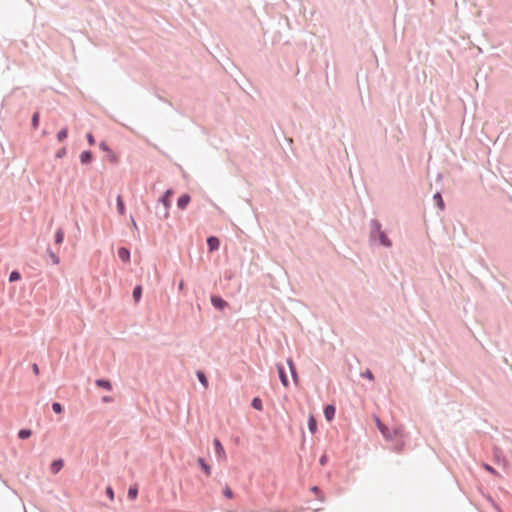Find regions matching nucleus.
Here are the masks:
<instances>
[{
    "label": "nucleus",
    "mask_w": 512,
    "mask_h": 512,
    "mask_svg": "<svg viewBox=\"0 0 512 512\" xmlns=\"http://www.w3.org/2000/svg\"><path fill=\"white\" fill-rule=\"evenodd\" d=\"M169 207H164V205L157 204L156 206V216L158 219L163 220L169 217Z\"/></svg>",
    "instance_id": "4468645a"
},
{
    "label": "nucleus",
    "mask_w": 512,
    "mask_h": 512,
    "mask_svg": "<svg viewBox=\"0 0 512 512\" xmlns=\"http://www.w3.org/2000/svg\"><path fill=\"white\" fill-rule=\"evenodd\" d=\"M95 384L97 387L103 388L105 390H112V383L109 379L99 378L95 380Z\"/></svg>",
    "instance_id": "f3484780"
},
{
    "label": "nucleus",
    "mask_w": 512,
    "mask_h": 512,
    "mask_svg": "<svg viewBox=\"0 0 512 512\" xmlns=\"http://www.w3.org/2000/svg\"><path fill=\"white\" fill-rule=\"evenodd\" d=\"M370 235L369 240L370 243L373 245L378 241V245L384 246V247H391L392 241L389 239L387 234L382 230V224L377 219H371L370 220Z\"/></svg>",
    "instance_id": "f257e3e1"
},
{
    "label": "nucleus",
    "mask_w": 512,
    "mask_h": 512,
    "mask_svg": "<svg viewBox=\"0 0 512 512\" xmlns=\"http://www.w3.org/2000/svg\"><path fill=\"white\" fill-rule=\"evenodd\" d=\"M183 289H184V281H183V280H181V281L179 282V284H178V290H179V291H182Z\"/></svg>",
    "instance_id": "79ce46f5"
},
{
    "label": "nucleus",
    "mask_w": 512,
    "mask_h": 512,
    "mask_svg": "<svg viewBox=\"0 0 512 512\" xmlns=\"http://www.w3.org/2000/svg\"><path fill=\"white\" fill-rule=\"evenodd\" d=\"M483 467H484V469H485L486 471L490 472L491 474L498 475V472L496 471V469H495V468H493L491 465H489V464H486V463H485V464L483 465Z\"/></svg>",
    "instance_id": "e433bc0d"
},
{
    "label": "nucleus",
    "mask_w": 512,
    "mask_h": 512,
    "mask_svg": "<svg viewBox=\"0 0 512 512\" xmlns=\"http://www.w3.org/2000/svg\"><path fill=\"white\" fill-rule=\"evenodd\" d=\"M138 496V486L137 485H131L128 488L127 497L129 500L133 501Z\"/></svg>",
    "instance_id": "b1692460"
},
{
    "label": "nucleus",
    "mask_w": 512,
    "mask_h": 512,
    "mask_svg": "<svg viewBox=\"0 0 512 512\" xmlns=\"http://www.w3.org/2000/svg\"><path fill=\"white\" fill-rule=\"evenodd\" d=\"M40 122V113L38 111L34 112L31 117V125L34 129H37Z\"/></svg>",
    "instance_id": "c85d7f7f"
},
{
    "label": "nucleus",
    "mask_w": 512,
    "mask_h": 512,
    "mask_svg": "<svg viewBox=\"0 0 512 512\" xmlns=\"http://www.w3.org/2000/svg\"><path fill=\"white\" fill-rule=\"evenodd\" d=\"M99 149L107 153V158L111 163H118V156L114 153V151L108 146V144L105 141H101L99 143Z\"/></svg>",
    "instance_id": "20e7f679"
},
{
    "label": "nucleus",
    "mask_w": 512,
    "mask_h": 512,
    "mask_svg": "<svg viewBox=\"0 0 512 512\" xmlns=\"http://www.w3.org/2000/svg\"><path fill=\"white\" fill-rule=\"evenodd\" d=\"M323 414L328 422H331L335 418L336 406L334 404H326L323 408Z\"/></svg>",
    "instance_id": "6e6552de"
},
{
    "label": "nucleus",
    "mask_w": 512,
    "mask_h": 512,
    "mask_svg": "<svg viewBox=\"0 0 512 512\" xmlns=\"http://www.w3.org/2000/svg\"><path fill=\"white\" fill-rule=\"evenodd\" d=\"M64 236H65V233H64V230L63 228L59 227L56 232H55V235H54V242L56 245H60L63 243L64 241Z\"/></svg>",
    "instance_id": "aec40b11"
},
{
    "label": "nucleus",
    "mask_w": 512,
    "mask_h": 512,
    "mask_svg": "<svg viewBox=\"0 0 512 512\" xmlns=\"http://www.w3.org/2000/svg\"><path fill=\"white\" fill-rule=\"evenodd\" d=\"M80 163L82 165H89L93 161V153L90 150H84L80 154Z\"/></svg>",
    "instance_id": "ddd939ff"
},
{
    "label": "nucleus",
    "mask_w": 512,
    "mask_h": 512,
    "mask_svg": "<svg viewBox=\"0 0 512 512\" xmlns=\"http://www.w3.org/2000/svg\"><path fill=\"white\" fill-rule=\"evenodd\" d=\"M197 463L206 476L211 475V466L206 462V460L203 457H198Z\"/></svg>",
    "instance_id": "dca6fc26"
},
{
    "label": "nucleus",
    "mask_w": 512,
    "mask_h": 512,
    "mask_svg": "<svg viewBox=\"0 0 512 512\" xmlns=\"http://www.w3.org/2000/svg\"><path fill=\"white\" fill-rule=\"evenodd\" d=\"M64 466V460L61 458L55 459L50 464V471L52 474H57Z\"/></svg>",
    "instance_id": "2eb2a0df"
},
{
    "label": "nucleus",
    "mask_w": 512,
    "mask_h": 512,
    "mask_svg": "<svg viewBox=\"0 0 512 512\" xmlns=\"http://www.w3.org/2000/svg\"><path fill=\"white\" fill-rule=\"evenodd\" d=\"M191 201V196L188 193L180 195L177 199V207L180 210H185Z\"/></svg>",
    "instance_id": "9b49d317"
},
{
    "label": "nucleus",
    "mask_w": 512,
    "mask_h": 512,
    "mask_svg": "<svg viewBox=\"0 0 512 512\" xmlns=\"http://www.w3.org/2000/svg\"><path fill=\"white\" fill-rule=\"evenodd\" d=\"M117 255H118L119 259L124 263H127L130 261L131 252H130V249H128L125 246H121L118 248Z\"/></svg>",
    "instance_id": "f8f14e48"
},
{
    "label": "nucleus",
    "mask_w": 512,
    "mask_h": 512,
    "mask_svg": "<svg viewBox=\"0 0 512 512\" xmlns=\"http://www.w3.org/2000/svg\"><path fill=\"white\" fill-rule=\"evenodd\" d=\"M21 279V273L18 270H12L9 274V282H17Z\"/></svg>",
    "instance_id": "cd10ccee"
},
{
    "label": "nucleus",
    "mask_w": 512,
    "mask_h": 512,
    "mask_svg": "<svg viewBox=\"0 0 512 512\" xmlns=\"http://www.w3.org/2000/svg\"><path fill=\"white\" fill-rule=\"evenodd\" d=\"M251 406L253 409H255L257 411H262L263 410L262 399L260 397H254L251 401Z\"/></svg>",
    "instance_id": "393cba45"
},
{
    "label": "nucleus",
    "mask_w": 512,
    "mask_h": 512,
    "mask_svg": "<svg viewBox=\"0 0 512 512\" xmlns=\"http://www.w3.org/2000/svg\"><path fill=\"white\" fill-rule=\"evenodd\" d=\"M276 368H277V373H278V377H279L281 384L285 388H288L290 385V382H289L284 365L282 363H277Z\"/></svg>",
    "instance_id": "39448f33"
},
{
    "label": "nucleus",
    "mask_w": 512,
    "mask_h": 512,
    "mask_svg": "<svg viewBox=\"0 0 512 512\" xmlns=\"http://www.w3.org/2000/svg\"><path fill=\"white\" fill-rule=\"evenodd\" d=\"M86 140L88 142L89 145H95L96 141H95V137L94 135L91 133V132H88L86 134Z\"/></svg>",
    "instance_id": "c9c22d12"
},
{
    "label": "nucleus",
    "mask_w": 512,
    "mask_h": 512,
    "mask_svg": "<svg viewBox=\"0 0 512 512\" xmlns=\"http://www.w3.org/2000/svg\"><path fill=\"white\" fill-rule=\"evenodd\" d=\"M376 421V427L378 428L379 432L382 434V436L387 440H394L399 434H400V428H395L392 431L389 429L388 426H386L379 417L375 418Z\"/></svg>",
    "instance_id": "f03ea898"
},
{
    "label": "nucleus",
    "mask_w": 512,
    "mask_h": 512,
    "mask_svg": "<svg viewBox=\"0 0 512 512\" xmlns=\"http://www.w3.org/2000/svg\"><path fill=\"white\" fill-rule=\"evenodd\" d=\"M433 200L435 202V205L443 210L445 208V203H444V200L442 198V194H441V191H437L434 195H433Z\"/></svg>",
    "instance_id": "6ab92c4d"
},
{
    "label": "nucleus",
    "mask_w": 512,
    "mask_h": 512,
    "mask_svg": "<svg viewBox=\"0 0 512 512\" xmlns=\"http://www.w3.org/2000/svg\"><path fill=\"white\" fill-rule=\"evenodd\" d=\"M47 254L53 265L59 264L60 258L51 248H47Z\"/></svg>",
    "instance_id": "bb28decb"
},
{
    "label": "nucleus",
    "mask_w": 512,
    "mask_h": 512,
    "mask_svg": "<svg viewBox=\"0 0 512 512\" xmlns=\"http://www.w3.org/2000/svg\"><path fill=\"white\" fill-rule=\"evenodd\" d=\"M196 377L198 379V381L205 387L207 388L208 387V378L205 374L204 371L202 370H197L196 371Z\"/></svg>",
    "instance_id": "4be33fe9"
},
{
    "label": "nucleus",
    "mask_w": 512,
    "mask_h": 512,
    "mask_svg": "<svg viewBox=\"0 0 512 512\" xmlns=\"http://www.w3.org/2000/svg\"><path fill=\"white\" fill-rule=\"evenodd\" d=\"M223 495L227 498V499H233L234 497V493L233 491L231 490V488L229 486H225L224 489H223Z\"/></svg>",
    "instance_id": "2f4dec72"
},
{
    "label": "nucleus",
    "mask_w": 512,
    "mask_h": 512,
    "mask_svg": "<svg viewBox=\"0 0 512 512\" xmlns=\"http://www.w3.org/2000/svg\"><path fill=\"white\" fill-rule=\"evenodd\" d=\"M328 462V456L326 454H323L319 459V464L321 466H325Z\"/></svg>",
    "instance_id": "58836bf2"
},
{
    "label": "nucleus",
    "mask_w": 512,
    "mask_h": 512,
    "mask_svg": "<svg viewBox=\"0 0 512 512\" xmlns=\"http://www.w3.org/2000/svg\"><path fill=\"white\" fill-rule=\"evenodd\" d=\"M142 292H143V288L141 285H136L134 288H133V291H132V297L134 299V301L136 303H138L141 298H142Z\"/></svg>",
    "instance_id": "412c9836"
},
{
    "label": "nucleus",
    "mask_w": 512,
    "mask_h": 512,
    "mask_svg": "<svg viewBox=\"0 0 512 512\" xmlns=\"http://www.w3.org/2000/svg\"><path fill=\"white\" fill-rule=\"evenodd\" d=\"M68 137V127H63L58 133H57V140L59 142L64 141Z\"/></svg>",
    "instance_id": "c756f323"
},
{
    "label": "nucleus",
    "mask_w": 512,
    "mask_h": 512,
    "mask_svg": "<svg viewBox=\"0 0 512 512\" xmlns=\"http://www.w3.org/2000/svg\"><path fill=\"white\" fill-rule=\"evenodd\" d=\"M31 368H32V371L35 375H39L40 374V369H39V366L37 363H33L31 365Z\"/></svg>",
    "instance_id": "ea45409f"
},
{
    "label": "nucleus",
    "mask_w": 512,
    "mask_h": 512,
    "mask_svg": "<svg viewBox=\"0 0 512 512\" xmlns=\"http://www.w3.org/2000/svg\"><path fill=\"white\" fill-rule=\"evenodd\" d=\"M361 376L363 378H366L370 381H373L374 380V375L372 373V371L370 369H366L363 373H361Z\"/></svg>",
    "instance_id": "473e14b6"
},
{
    "label": "nucleus",
    "mask_w": 512,
    "mask_h": 512,
    "mask_svg": "<svg viewBox=\"0 0 512 512\" xmlns=\"http://www.w3.org/2000/svg\"><path fill=\"white\" fill-rule=\"evenodd\" d=\"M311 491L320 499V495H322V491L318 486L311 487Z\"/></svg>",
    "instance_id": "4c0bfd02"
},
{
    "label": "nucleus",
    "mask_w": 512,
    "mask_h": 512,
    "mask_svg": "<svg viewBox=\"0 0 512 512\" xmlns=\"http://www.w3.org/2000/svg\"><path fill=\"white\" fill-rule=\"evenodd\" d=\"M102 401L105 402V403L111 402L112 401V397H110V396H103L102 397Z\"/></svg>",
    "instance_id": "a19ab883"
},
{
    "label": "nucleus",
    "mask_w": 512,
    "mask_h": 512,
    "mask_svg": "<svg viewBox=\"0 0 512 512\" xmlns=\"http://www.w3.org/2000/svg\"><path fill=\"white\" fill-rule=\"evenodd\" d=\"M32 435V430L28 428H22L18 431V438L21 440H26Z\"/></svg>",
    "instance_id": "a878e982"
},
{
    "label": "nucleus",
    "mask_w": 512,
    "mask_h": 512,
    "mask_svg": "<svg viewBox=\"0 0 512 512\" xmlns=\"http://www.w3.org/2000/svg\"><path fill=\"white\" fill-rule=\"evenodd\" d=\"M131 220H132V226H133V228H134L135 230H138V226H137L136 222L134 221V219H133V218H131Z\"/></svg>",
    "instance_id": "37998d69"
},
{
    "label": "nucleus",
    "mask_w": 512,
    "mask_h": 512,
    "mask_svg": "<svg viewBox=\"0 0 512 512\" xmlns=\"http://www.w3.org/2000/svg\"><path fill=\"white\" fill-rule=\"evenodd\" d=\"M105 494L107 495V497L110 499V500H114V490L112 488V486H107L106 489H105Z\"/></svg>",
    "instance_id": "72a5a7b5"
},
{
    "label": "nucleus",
    "mask_w": 512,
    "mask_h": 512,
    "mask_svg": "<svg viewBox=\"0 0 512 512\" xmlns=\"http://www.w3.org/2000/svg\"><path fill=\"white\" fill-rule=\"evenodd\" d=\"M209 252L217 251L220 247V240L217 236H208L206 239Z\"/></svg>",
    "instance_id": "1a4fd4ad"
},
{
    "label": "nucleus",
    "mask_w": 512,
    "mask_h": 512,
    "mask_svg": "<svg viewBox=\"0 0 512 512\" xmlns=\"http://www.w3.org/2000/svg\"><path fill=\"white\" fill-rule=\"evenodd\" d=\"M307 425H308V430L310 431L311 434H315L317 432V430H318L317 420L313 414H309Z\"/></svg>",
    "instance_id": "a211bd4d"
},
{
    "label": "nucleus",
    "mask_w": 512,
    "mask_h": 512,
    "mask_svg": "<svg viewBox=\"0 0 512 512\" xmlns=\"http://www.w3.org/2000/svg\"><path fill=\"white\" fill-rule=\"evenodd\" d=\"M210 301L212 306L219 311H223L226 307L229 306L228 302L225 299H223L220 295L212 294L210 297Z\"/></svg>",
    "instance_id": "7ed1b4c3"
},
{
    "label": "nucleus",
    "mask_w": 512,
    "mask_h": 512,
    "mask_svg": "<svg viewBox=\"0 0 512 512\" xmlns=\"http://www.w3.org/2000/svg\"><path fill=\"white\" fill-rule=\"evenodd\" d=\"M287 365L289 367V370H290V374H291V377H292V380L294 382L295 385H299V376H298V373H297V369H296V365L293 361L292 358H288L287 359Z\"/></svg>",
    "instance_id": "9d476101"
},
{
    "label": "nucleus",
    "mask_w": 512,
    "mask_h": 512,
    "mask_svg": "<svg viewBox=\"0 0 512 512\" xmlns=\"http://www.w3.org/2000/svg\"><path fill=\"white\" fill-rule=\"evenodd\" d=\"M116 208L120 215H124L126 211L125 203L120 195L116 199Z\"/></svg>",
    "instance_id": "5701e85b"
},
{
    "label": "nucleus",
    "mask_w": 512,
    "mask_h": 512,
    "mask_svg": "<svg viewBox=\"0 0 512 512\" xmlns=\"http://www.w3.org/2000/svg\"><path fill=\"white\" fill-rule=\"evenodd\" d=\"M66 154H67V149H66V147H62V148H60V149L56 152V154H55V158H57V159H61V158H63Z\"/></svg>",
    "instance_id": "f704fd0d"
},
{
    "label": "nucleus",
    "mask_w": 512,
    "mask_h": 512,
    "mask_svg": "<svg viewBox=\"0 0 512 512\" xmlns=\"http://www.w3.org/2000/svg\"><path fill=\"white\" fill-rule=\"evenodd\" d=\"M51 407L55 414H61L64 411V407L59 402H53Z\"/></svg>",
    "instance_id": "7c9ffc66"
},
{
    "label": "nucleus",
    "mask_w": 512,
    "mask_h": 512,
    "mask_svg": "<svg viewBox=\"0 0 512 512\" xmlns=\"http://www.w3.org/2000/svg\"><path fill=\"white\" fill-rule=\"evenodd\" d=\"M436 180L437 181H441L442 180V174L441 173L437 174Z\"/></svg>",
    "instance_id": "c03bdc74"
},
{
    "label": "nucleus",
    "mask_w": 512,
    "mask_h": 512,
    "mask_svg": "<svg viewBox=\"0 0 512 512\" xmlns=\"http://www.w3.org/2000/svg\"><path fill=\"white\" fill-rule=\"evenodd\" d=\"M174 194V190L169 188L167 189L163 195L159 198L158 204L164 205V207H171V197Z\"/></svg>",
    "instance_id": "0eeeda50"
},
{
    "label": "nucleus",
    "mask_w": 512,
    "mask_h": 512,
    "mask_svg": "<svg viewBox=\"0 0 512 512\" xmlns=\"http://www.w3.org/2000/svg\"><path fill=\"white\" fill-rule=\"evenodd\" d=\"M213 446L215 455L218 459H225L226 458V452L225 449L221 443V441L218 438L213 439Z\"/></svg>",
    "instance_id": "423d86ee"
}]
</instances>
